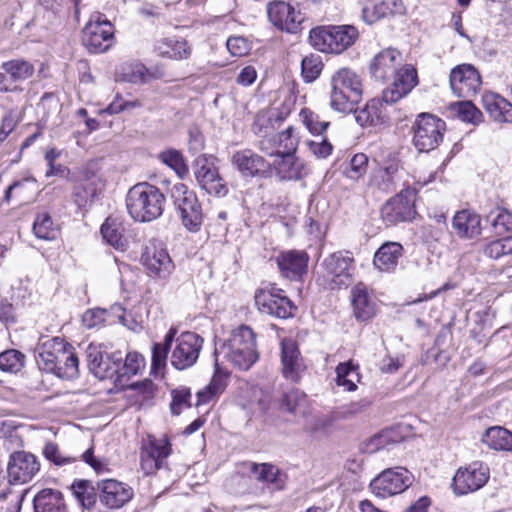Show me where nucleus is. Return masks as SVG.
Returning a JSON list of instances; mask_svg holds the SVG:
<instances>
[{
  "label": "nucleus",
  "mask_w": 512,
  "mask_h": 512,
  "mask_svg": "<svg viewBox=\"0 0 512 512\" xmlns=\"http://www.w3.org/2000/svg\"><path fill=\"white\" fill-rule=\"evenodd\" d=\"M38 368L61 379H74L79 374V360L74 348L60 337H41L35 349Z\"/></svg>",
  "instance_id": "1"
},
{
  "label": "nucleus",
  "mask_w": 512,
  "mask_h": 512,
  "mask_svg": "<svg viewBox=\"0 0 512 512\" xmlns=\"http://www.w3.org/2000/svg\"><path fill=\"white\" fill-rule=\"evenodd\" d=\"M258 357L255 332L248 325H240L215 349L216 373H221L220 363L224 361L234 368L247 371L256 363Z\"/></svg>",
  "instance_id": "2"
},
{
  "label": "nucleus",
  "mask_w": 512,
  "mask_h": 512,
  "mask_svg": "<svg viewBox=\"0 0 512 512\" xmlns=\"http://www.w3.org/2000/svg\"><path fill=\"white\" fill-rule=\"evenodd\" d=\"M165 196L156 186L146 182L129 189L126 207L129 215L138 222H149L160 217L164 211Z\"/></svg>",
  "instance_id": "3"
},
{
  "label": "nucleus",
  "mask_w": 512,
  "mask_h": 512,
  "mask_svg": "<svg viewBox=\"0 0 512 512\" xmlns=\"http://www.w3.org/2000/svg\"><path fill=\"white\" fill-rule=\"evenodd\" d=\"M330 106L333 110L348 113L362 96V81L359 75L346 67L331 76Z\"/></svg>",
  "instance_id": "4"
},
{
  "label": "nucleus",
  "mask_w": 512,
  "mask_h": 512,
  "mask_svg": "<svg viewBox=\"0 0 512 512\" xmlns=\"http://www.w3.org/2000/svg\"><path fill=\"white\" fill-rule=\"evenodd\" d=\"M358 38V31L354 26H321L313 28L309 33V43L316 50L323 53L340 54Z\"/></svg>",
  "instance_id": "5"
},
{
  "label": "nucleus",
  "mask_w": 512,
  "mask_h": 512,
  "mask_svg": "<svg viewBox=\"0 0 512 512\" xmlns=\"http://www.w3.org/2000/svg\"><path fill=\"white\" fill-rule=\"evenodd\" d=\"M171 196L183 226L190 232L199 231L203 223V212L195 192L185 184L177 183L171 190Z\"/></svg>",
  "instance_id": "6"
},
{
  "label": "nucleus",
  "mask_w": 512,
  "mask_h": 512,
  "mask_svg": "<svg viewBox=\"0 0 512 512\" xmlns=\"http://www.w3.org/2000/svg\"><path fill=\"white\" fill-rule=\"evenodd\" d=\"M114 41V27L104 14L95 12L82 31V43L93 54L106 52Z\"/></svg>",
  "instance_id": "7"
},
{
  "label": "nucleus",
  "mask_w": 512,
  "mask_h": 512,
  "mask_svg": "<svg viewBox=\"0 0 512 512\" xmlns=\"http://www.w3.org/2000/svg\"><path fill=\"white\" fill-rule=\"evenodd\" d=\"M413 144L419 152H429L443 140L446 124L431 114H420L413 124Z\"/></svg>",
  "instance_id": "8"
},
{
  "label": "nucleus",
  "mask_w": 512,
  "mask_h": 512,
  "mask_svg": "<svg viewBox=\"0 0 512 512\" xmlns=\"http://www.w3.org/2000/svg\"><path fill=\"white\" fill-rule=\"evenodd\" d=\"M40 470V463L37 458L28 452L19 451L10 456L7 472L8 483L2 482L0 488V500H5L12 494L9 484H25L31 481Z\"/></svg>",
  "instance_id": "9"
},
{
  "label": "nucleus",
  "mask_w": 512,
  "mask_h": 512,
  "mask_svg": "<svg viewBox=\"0 0 512 512\" xmlns=\"http://www.w3.org/2000/svg\"><path fill=\"white\" fill-rule=\"evenodd\" d=\"M412 473L404 467L388 468L371 482V492L379 498H388L404 492L413 482Z\"/></svg>",
  "instance_id": "10"
},
{
  "label": "nucleus",
  "mask_w": 512,
  "mask_h": 512,
  "mask_svg": "<svg viewBox=\"0 0 512 512\" xmlns=\"http://www.w3.org/2000/svg\"><path fill=\"white\" fill-rule=\"evenodd\" d=\"M489 478L490 469L488 465L481 461H474L457 469L451 486L456 495H466L484 487Z\"/></svg>",
  "instance_id": "11"
},
{
  "label": "nucleus",
  "mask_w": 512,
  "mask_h": 512,
  "mask_svg": "<svg viewBox=\"0 0 512 512\" xmlns=\"http://www.w3.org/2000/svg\"><path fill=\"white\" fill-rule=\"evenodd\" d=\"M255 303L262 313L282 319L292 317L296 311L285 292L274 285L257 290Z\"/></svg>",
  "instance_id": "12"
},
{
  "label": "nucleus",
  "mask_w": 512,
  "mask_h": 512,
  "mask_svg": "<svg viewBox=\"0 0 512 512\" xmlns=\"http://www.w3.org/2000/svg\"><path fill=\"white\" fill-rule=\"evenodd\" d=\"M171 453V443L166 435L158 438L148 435L140 449L141 469L147 475L155 473L162 468Z\"/></svg>",
  "instance_id": "13"
},
{
  "label": "nucleus",
  "mask_w": 512,
  "mask_h": 512,
  "mask_svg": "<svg viewBox=\"0 0 512 512\" xmlns=\"http://www.w3.org/2000/svg\"><path fill=\"white\" fill-rule=\"evenodd\" d=\"M416 196L417 192L414 188L408 187L400 191L382 207L383 220L389 225L412 220L416 215Z\"/></svg>",
  "instance_id": "14"
},
{
  "label": "nucleus",
  "mask_w": 512,
  "mask_h": 512,
  "mask_svg": "<svg viewBox=\"0 0 512 512\" xmlns=\"http://www.w3.org/2000/svg\"><path fill=\"white\" fill-rule=\"evenodd\" d=\"M203 338L194 332H184L175 339L171 352V364L177 370L193 366L202 349Z\"/></svg>",
  "instance_id": "15"
},
{
  "label": "nucleus",
  "mask_w": 512,
  "mask_h": 512,
  "mask_svg": "<svg viewBox=\"0 0 512 512\" xmlns=\"http://www.w3.org/2000/svg\"><path fill=\"white\" fill-rule=\"evenodd\" d=\"M481 83L478 70L471 64H460L450 71V88L453 94L459 98L475 96L481 87Z\"/></svg>",
  "instance_id": "16"
},
{
  "label": "nucleus",
  "mask_w": 512,
  "mask_h": 512,
  "mask_svg": "<svg viewBox=\"0 0 512 512\" xmlns=\"http://www.w3.org/2000/svg\"><path fill=\"white\" fill-rule=\"evenodd\" d=\"M193 169L197 183L208 194L220 197L228 193L227 185L217 167L206 155H200L195 159Z\"/></svg>",
  "instance_id": "17"
},
{
  "label": "nucleus",
  "mask_w": 512,
  "mask_h": 512,
  "mask_svg": "<svg viewBox=\"0 0 512 512\" xmlns=\"http://www.w3.org/2000/svg\"><path fill=\"white\" fill-rule=\"evenodd\" d=\"M141 261L151 274L160 279H167L175 268L167 249L157 241H150L146 245Z\"/></svg>",
  "instance_id": "18"
},
{
  "label": "nucleus",
  "mask_w": 512,
  "mask_h": 512,
  "mask_svg": "<svg viewBox=\"0 0 512 512\" xmlns=\"http://www.w3.org/2000/svg\"><path fill=\"white\" fill-rule=\"evenodd\" d=\"M269 21L277 29L288 33H297L300 30L303 17L295 8L280 0H274L267 5Z\"/></svg>",
  "instance_id": "19"
},
{
  "label": "nucleus",
  "mask_w": 512,
  "mask_h": 512,
  "mask_svg": "<svg viewBox=\"0 0 512 512\" xmlns=\"http://www.w3.org/2000/svg\"><path fill=\"white\" fill-rule=\"evenodd\" d=\"M393 75V83L383 91V101L386 104L396 103L418 84L417 70L411 64L403 65Z\"/></svg>",
  "instance_id": "20"
},
{
  "label": "nucleus",
  "mask_w": 512,
  "mask_h": 512,
  "mask_svg": "<svg viewBox=\"0 0 512 512\" xmlns=\"http://www.w3.org/2000/svg\"><path fill=\"white\" fill-rule=\"evenodd\" d=\"M280 274L290 280H299L307 272L309 256L303 250H286L274 258Z\"/></svg>",
  "instance_id": "21"
},
{
  "label": "nucleus",
  "mask_w": 512,
  "mask_h": 512,
  "mask_svg": "<svg viewBox=\"0 0 512 512\" xmlns=\"http://www.w3.org/2000/svg\"><path fill=\"white\" fill-rule=\"evenodd\" d=\"M100 490V501L110 509L124 506L133 497V490L125 483L115 479H105L97 483Z\"/></svg>",
  "instance_id": "22"
},
{
  "label": "nucleus",
  "mask_w": 512,
  "mask_h": 512,
  "mask_svg": "<svg viewBox=\"0 0 512 512\" xmlns=\"http://www.w3.org/2000/svg\"><path fill=\"white\" fill-rule=\"evenodd\" d=\"M231 163L245 178L259 176L270 168V163L251 149L236 151L231 157Z\"/></svg>",
  "instance_id": "23"
},
{
  "label": "nucleus",
  "mask_w": 512,
  "mask_h": 512,
  "mask_svg": "<svg viewBox=\"0 0 512 512\" xmlns=\"http://www.w3.org/2000/svg\"><path fill=\"white\" fill-rule=\"evenodd\" d=\"M281 363L283 377L291 382H297L305 370V365L294 340H282Z\"/></svg>",
  "instance_id": "24"
},
{
  "label": "nucleus",
  "mask_w": 512,
  "mask_h": 512,
  "mask_svg": "<svg viewBox=\"0 0 512 512\" xmlns=\"http://www.w3.org/2000/svg\"><path fill=\"white\" fill-rule=\"evenodd\" d=\"M353 258L342 252H335L324 259L326 273L335 287L347 286L351 278Z\"/></svg>",
  "instance_id": "25"
},
{
  "label": "nucleus",
  "mask_w": 512,
  "mask_h": 512,
  "mask_svg": "<svg viewBox=\"0 0 512 512\" xmlns=\"http://www.w3.org/2000/svg\"><path fill=\"white\" fill-rule=\"evenodd\" d=\"M353 315L359 321H368L376 315V301L363 283L355 285L350 292Z\"/></svg>",
  "instance_id": "26"
},
{
  "label": "nucleus",
  "mask_w": 512,
  "mask_h": 512,
  "mask_svg": "<svg viewBox=\"0 0 512 512\" xmlns=\"http://www.w3.org/2000/svg\"><path fill=\"white\" fill-rule=\"evenodd\" d=\"M403 62L400 51L387 48L374 56L370 64V72L377 80H385L398 69Z\"/></svg>",
  "instance_id": "27"
},
{
  "label": "nucleus",
  "mask_w": 512,
  "mask_h": 512,
  "mask_svg": "<svg viewBox=\"0 0 512 512\" xmlns=\"http://www.w3.org/2000/svg\"><path fill=\"white\" fill-rule=\"evenodd\" d=\"M281 181L299 180L308 174L306 164L292 154H281L271 164Z\"/></svg>",
  "instance_id": "28"
},
{
  "label": "nucleus",
  "mask_w": 512,
  "mask_h": 512,
  "mask_svg": "<svg viewBox=\"0 0 512 512\" xmlns=\"http://www.w3.org/2000/svg\"><path fill=\"white\" fill-rule=\"evenodd\" d=\"M382 99L373 98L363 107L353 109L356 122L361 127H379L389 121Z\"/></svg>",
  "instance_id": "29"
},
{
  "label": "nucleus",
  "mask_w": 512,
  "mask_h": 512,
  "mask_svg": "<svg viewBox=\"0 0 512 512\" xmlns=\"http://www.w3.org/2000/svg\"><path fill=\"white\" fill-rule=\"evenodd\" d=\"M403 5L399 0H364L362 18L373 24L389 14L402 13Z\"/></svg>",
  "instance_id": "30"
},
{
  "label": "nucleus",
  "mask_w": 512,
  "mask_h": 512,
  "mask_svg": "<svg viewBox=\"0 0 512 512\" xmlns=\"http://www.w3.org/2000/svg\"><path fill=\"white\" fill-rule=\"evenodd\" d=\"M482 105L495 122H512V104L499 94L492 92L483 94Z\"/></svg>",
  "instance_id": "31"
},
{
  "label": "nucleus",
  "mask_w": 512,
  "mask_h": 512,
  "mask_svg": "<svg viewBox=\"0 0 512 512\" xmlns=\"http://www.w3.org/2000/svg\"><path fill=\"white\" fill-rule=\"evenodd\" d=\"M403 246L398 242H386L375 252L373 264L382 272L396 269L399 259L403 256Z\"/></svg>",
  "instance_id": "32"
},
{
  "label": "nucleus",
  "mask_w": 512,
  "mask_h": 512,
  "mask_svg": "<svg viewBox=\"0 0 512 512\" xmlns=\"http://www.w3.org/2000/svg\"><path fill=\"white\" fill-rule=\"evenodd\" d=\"M98 194V181L95 176L85 175L77 180L73 187L72 199L82 209L92 205Z\"/></svg>",
  "instance_id": "33"
},
{
  "label": "nucleus",
  "mask_w": 512,
  "mask_h": 512,
  "mask_svg": "<svg viewBox=\"0 0 512 512\" xmlns=\"http://www.w3.org/2000/svg\"><path fill=\"white\" fill-rule=\"evenodd\" d=\"M156 51L162 57L173 60H185L191 55V47L183 38L168 37L157 42Z\"/></svg>",
  "instance_id": "34"
},
{
  "label": "nucleus",
  "mask_w": 512,
  "mask_h": 512,
  "mask_svg": "<svg viewBox=\"0 0 512 512\" xmlns=\"http://www.w3.org/2000/svg\"><path fill=\"white\" fill-rule=\"evenodd\" d=\"M33 503L35 512H66L63 495L58 490L46 488L39 491Z\"/></svg>",
  "instance_id": "35"
},
{
  "label": "nucleus",
  "mask_w": 512,
  "mask_h": 512,
  "mask_svg": "<svg viewBox=\"0 0 512 512\" xmlns=\"http://www.w3.org/2000/svg\"><path fill=\"white\" fill-rule=\"evenodd\" d=\"M452 226L458 236L473 238L480 233V217L469 210H462L454 215Z\"/></svg>",
  "instance_id": "36"
},
{
  "label": "nucleus",
  "mask_w": 512,
  "mask_h": 512,
  "mask_svg": "<svg viewBox=\"0 0 512 512\" xmlns=\"http://www.w3.org/2000/svg\"><path fill=\"white\" fill-rule=\"evenodd\" d=\"M177 333L176 328L171 327L164 337L163 343H154L152 349L151 372L157 376L162 375L166 367L168 351Z\"/></svg>",
  "instance_id": "37"
},
{
  "label": "nucleus",
  "mask_w": 512,
  "mask_h": 512,
  "mask_svg": "<svg viewBox=\"0 0 512 512\" xmlns=\"http://www.w3.org/2000/svg\"><path fill=\"white\" fill-rule=\"evenodd\" d=\"M246 466V469L257 481L272 484L277 489L283 487L281 473L276 466L269 463L258 464L254 462H248Z\"/></svg>",
  "instance_id": "38"
},
{
  "label": "nucleus",
  "mask_w": 512,
  "mask_h": 512,
  "mask_svg": "<svg viewBox=\"0 0 512 512\" xmlns=\"http://www.w3.org/2000/svg\"><path fill=\"white\" fill-rule=\"evenodd\" d=\"M482 441L489 448L496 451H512V433L500 426L488 428Z\"/></svg>",
  "instance_id": "39"
},
{
  "label": "nucleus",
  "mask_w": 512,
  "mask_h": 512,
  "mask_svg": "<svg viewBox=\"0 0 512 512\" xmlns=\"http://www.w3.org/2000/svg\"><path fill=\"white\" fill-rule=\"evenodd\" d=\"M306 404V395L296 389L290 390L282 394L279 398L274 400L273 406L281 412H288L296 415L301 412Z\"/></svg>",
  "instance_id": "40"
},
{
  "label": "nucleus",
  "mask_w": 512,
  "mask_h": 512,
  "mask_svg": "<svg viewBox=\"0 0 512 512\" xmlns=\"http://www.w3.org/2000/svg\"><path fill=\"white\" fill-rule=\"evenodd\" d=\"M335 372V381L338 386L348 392H352L357 389L355 380L359 381L358 365L354 364L352 360L339 363Z\"/></svg>",
  "instance_id": "41"
},
{
  "label": "nucleus",
  "mask_w": 512,
  "mask_h": 512,
  "mask_svg": "<svg viewBox=\"0 0 512 512\" xmlns=\"http://www.w3.org/2000/svg\"><path fill=\"white\" fill-rule=\"evenodd\" d=\"M103 239L115 249L124 250L126 243L123 239L121 223L116 219L107 218L101 226Z\"/></svg>",
  "instance_id": "42"
},
{
  "label": "nucleus",
  "mask_w": 512,
  "mask_h": 512,
  "mask_svg": "<svg viewBox=\"0 0 512 512\" xmlns=\"http://www.w3.org/2000/svg\"><path fill=\"white\" fill-rule=\"evenodd\" d=\"M159 159L173 169L181 179L188 175L189 168L180 151L175 149L163 151L159 154Z\"/></svg>",
  "instance_id": "43"
},
{
  "label": "nucleus",
  "mask_w": 512,
  "mask_h": 512,
  "mask_svg": "<svg viewBox=\"0 0 512 512\" xmlns=\"http://www.w3.org/2000/svg\"><path fill=\"white\" fill-rule=\"evenodd\" d=\"M484 254L491 259L512 260V236L490 242L484 248Z\"/></svg>",
  "instance_id": "44"
},
{
  "label": "nucleus",
  "mask_w": 512,
  "mask_h": 512,
  "mask_svg": "<svg viewBox=\"0 0 512 512\" xmlns=\"http://www.w3.org/2000/svg\"><path fill=\"white\" fill-rule=\"evenodd\" d=\"M400 167L399 160L395 153L389 152L387 160L382 164L379 169V174L382 178V182L378 184L379 188L385 191H389L392 188L394 176L398 172Z\"/></svg>",
  "instance_id": "45"
},
{
  "label": "nucleus",
  "mask_w": 512,
  "mask_h": 512,
  "mask_svg": "<svg viewBox=\"0 0 512 512\" xmlns=\"http://www.w3.org/2000/svg\"><path fill=\"white\" fill-rule=\"evenodd\" d=\"M25 356L18 350L9 349L0 353V369L4 372L17 373L24 366Z\"/></svg>",
  "instance_id": "46"
},
{
  "label": "nucleus",
  "mask_w": 512,
  "mask_h": 512,
  "mask_svg": "<svg viewBox=\"0 0 512 512\" xmlns=\"http://www.w3.org/2000/svg\"><path fill=\"white\" fill-rule=\"evenodd\" d=\"M323 63L320 56L310 54L301 61V74L306 83L315 81L321 74Z\"/></svg>",
  "instance_id": "47"
},
{
  "label": "nucleus",
  "mask_w": 512,
  "mask_h": 512,
  "mask_svg": "<svg viewBox=\"0 0 512 512\" xmlns=\"http://www.w3.org/2000/svg\"><path fill=\"white\" fill-rule=\"evenodd\" d=\"M3 70L10 74L14 80H24L32 76L33 66L25 60L15 59L3 63Z\"/></svg>",
  "instance_id": "48"
},
{
  "label": "nucleus",
  "mask_w": 512,
  "mask_h": 512,
  "mask_svg": "<svg viewBox=\"0 0 512 512\" xmlns=\"http://www.w3.org/2000/svg\"><path fill=\"white\" fill-rule=\"evenodd\" d=\"M299 117L308 131L314 135H321L329 126L328 121L320 120L319 115L308 108L302 109Z\"/></svg>",
  "instance_id": "49"
},
{
  "label": "nucleus",
  "mask_w": 512,
  "mask_h": 512,
  "mask_svg": "<svg viewBox=\"0 0 512 512\" xmlns=\"http://www.w3.org/2000/svg\"><path fill=\"white\" fill-rule=\"evenodd\" d=\"M33 231L39 239L50 240L55 238L56 231L48 213L43 212L37 215L33 224Z\"/></svg>",
  "instance_id": "50"
},
{
  "label": "nucleus",
  "mask_w": 512,
  "mask_h": 512,
  "mask_svg": "<svg viewBox=\"0 0 512 512\" xmlns=\"http://www.w3.org/2000/svg\"><path fill=\"white\" fill-rule=\"evenodd\" d=\"M456 113L460 120L473 125H477L483 120L482 112L471 101L457 103Z\"/></svg>",
  "instance_id": "51"
},
{
  "label": "nucleus",
  "mask_w": 512,
  "mask_h": 512,
  "mask_svg": "<svg viewBox=\"0 0 512 512\" xmlns=\"http://www.w3.org/2000/svg\"><path fill=\"white\" fill-rule=\"evenodd\" d=\"M277 145L279 150H281L280 154H292L295 153L298 146V137L295 134V129L293 127H288L284 131L278 133L276 135Z\"/></svg>",
  "instance_id": "52"
},
{
  "label": "nucleus",
  "mask_w": 512,
  "mask_h": 512,
  "mask_svg": "<svg viewBox=\"0 0 512 512\" xmlns=\"http://www.w3.org/2000/svg\"><path fill=\"white\" fill-rule=\"evenodd\" d=\"M367 166V155L364 153H357L350 160L349 167L346 169L345 174L348 178L356 180L366 173Z\"/></svg>",
  "instance_id": "53"
},
{
  "label": "nucleus",
  "mask_w": 512,
  "mask_h": 512,
  "mask_svg": "<svg viewBox=\"0 0 512 512\" xmlns=\"http://www.w3.org/2000/svg\"><path fill=\"white\" fill-rule=\"evenodd\" d=\"M73 493L84 508H91L95 504V494L88 482L79 481L72 486Z\"/></svg>",
  "instance_id": "54"
},
{
  "label": "nucleus",
  "mask_w": 512,
  "mask_h": 512,
  "mask_svg": "<svg viewBox=\"0 0 512 512\" xmlns=\"http://www.w3.org/2000/svg\"><path fill=\"white\" fill-rule=\"evenodd\" d=\"M191 392L190 389L181 387L172 391V402L170 404L171 412L179 415L186 407H190Z\"/></svg>",
  "instance_id": "55"
},
{
  "label": "nucleus",
  "mask_w": 512,
  "mask_h": 512,
  "mask_svg": "<svg viewBox=\"0 0 512 512\" xmlns=\"http://www.w3.org/2000/svg\"><path fill=\"white\" fill-rule=\"evenodd\" d=\"M391 440V431L385 430L368 439L363 444L362 449L364 452L372 454L382 448H385L390 443Z\"/></svg>",
  "instance_id": "56"
},
{
  "label": "nucleus",
  "mask_w": 512,
  "mask_h": 512,
  "mask_svg": "<svg viewBox=\"0 0 512 512\" xmlns=\"http://www.w3.org/2000/svg\"><path fill=\"white\" fill-rule=\"evenodd\" d=\"M492 226L499 234L512 230V213L506 209H497L493 217Z\"/></svg>",
  "instance_id": "57"
},
{
  "label": "nucleus",
  "mask_w": 512,
  "mask_h": 512,
  "mask_svg": "<svg viewBox=\"0 0 512 512\" xmlns=\"http://www.w3.org/2000/svg\"><path fill=\"white\" fill-rule=\"evenodd\" d=\"M144 366V358L137 352L127 353L122 365L121 375H135Z\"/></svg>",
  "instance_id": "58"
},
{
  "label": "nucleus",
  "mask_w": 512,
  "mask_h": 512,
  "mask_svg": "<svg viewBox=\"0 0 512 512\" xmlns=\"http://www.w3.org/2000/svg\"><path fill=\"white\" fill-rule=\"evenodd\" d=\"M215 372L212 382L204 389L197 392L196 406L208 404L214 397H216L222 390V386L217 382V375Z\"/></svg>",
  "instance_id": "59"
},
{
  "label": "nucleus",
  "mask_w": 512,
  "mask_h": 512,
  "mask_svg": "<svg viewBox=\"0 0 512 512\" xmlns=\"http://www.w3.org/2000/svg\"><path fill=\"white\" fill-rule=\"evenodd\" d=\"M43 454L47 460L58 466L69 464L75 460L74 458L63 456L58 446L52 442L46 443Z\"/></svg>",
  "instance_id": "60"
},
{
  "label": "nucleus",
  "mask_w": 512,
  "mask_h": 512,
  "mask_svg": "<svg viewBox=\"0 0 512 512\" xmlns=\"http://www.w3.org/2000/svg\"><path fill=\"white\" fill-rule=\"evenodd\" d=\"M106 314L107 311L105 309H89L83 314L82 323L88 329L95 328L106 320Z\"/></svg>",
  "instance_id": "61"
},
{
  "label": "nucleus",
  "mask_w": 512,
  "mask_h": 512,
  "mask_svg": "<svg viewBox=\"0 0 512 512\" xmlns=\"http://www.w3.org/2000/svg\"><path fill=\"white\" fill-rule=\"evenodd\" d=\"M307 146L309 151L318 159L327 158L333 150L332 144L325 138L320 141L309 140L307 141Z\"/></svg>",
  "instance_id": "62"
},
{
  "label": "nucleus",
  "mask_w": 512,
  "mask_h": 512,
  "mask_svg": "<svg viewBox=\"0 0 512 512\" xmlns=\"http://www.w3.org/2000/svg\"><path fill=\"white\" fill-rule=\"evenodd\" d=\"M226 45L230 54L237 57L246 55L250 49L248 41L240 36L230 37Z\"/></svg>",
  "instance_id": "63"
},
{
  "label": "nucleus",
  "mask_w": 512,
  "mask_h": 512,
  "mask_svg": "<svg viewBox=\"0 0 512 512\" xmlns=\"http://www.w3.org/2000/svg\"><path fill=\"white\" fill-rule=\"evenodd\" d=\"M371 400L369 398H361L356 401H352L345 407H343L342 414L345 417L360 414L366 411L371 406Z\"/></svg>",
  "instance_id": "64"
}]
</instances>
